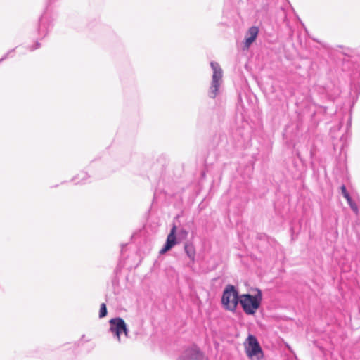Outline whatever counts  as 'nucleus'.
Instances as JSON below:
<instances>
[{
  "instance_id": "obj_1",
  "label": "nucleus",
  "mask_w": 360,
  "mask_h": 360,
  "mask_svg": "<svg viewBox=\"0 0 360 360\" xmlns=\"http://www.w3.org/2000/svg\"><path fill=\"white\" fill-rule=\"evenodd\" d=\"M210 66L212 70V76L208 96L211 98H214L219 94L220 88L223 84V70L217 62L212 61Z\"/></svg>"
},
{
  "instance_id": "obj_2",
  "label": "nucleus",
  "mask_w": 360,
  "mask_h": 360,
  "mask_svg": "<svg viewBox=\"0 0 360 360\" xmlns=\"http://www.w3.org/2000/svg\"><path fill=\"white\" fill-rule=\"evenodd\" d=\"M262 301V292L257 290L255 295L243 294L240 297V304L246 314L252 315L259 309Z\"/></svg>"
},
{
  "instance_id": "obj_3",
  "label": "nucleus",
  "mask_w": 360,
  "mask_h": 360,
  "mask_svg": "<svg viewBox=\"0 0 360 360\" xmlns=\"http://www.w3.org/2000/svg\"><path fill=\"white\" fill-rule=\"evenodd\" d=\"M239 302L240 297L237 290L232 285H226L221 297V303L224 309L234 311Z\"/></svg>"
},
{
  "instance_id": "obj_4",
  "label": "nucleus",
  "mask_w": 360,
  "mask_h": 360,
  "mask_svg": "<svg viewBox=\"0 0 360 360\" xmlns=\"http://www.w3.org/2000/svg\"><path fill=\"white\" fill-rule=\"evenodd\" d=\"M109 330L116 338L117 342H122V334H124L126 338H128L129 331L126 323L122 318H112L109 321Z\"/></svg>"
},
{
  "instance_id": "obj_5",
  "label": "nucleus",
  "mask_w": 360,
  "mask_h": 360,
  "mask_svg": "<svg viewBox=\"0 0 360 360\" xmlns=\"http://www.w3.org/2000/svg\"><path fill=\"white\" fill-rule=\"evenodd\" d=\"M248 345L245 346L247 355L250 358L256 356L258 359L262 356V351L257 338L250 335L248 338Z\"/></svg>"
},
{
  "instance_id": "obj_6",
  "label": "nucleus",
  "mask_w": 360,
  "mask_h": 360,
  "mask_svg": "<svg viewBox=\"0 0 360 360\" xmlns=\"http://www.w3.org/2000/svg\"><path fill=\"white\" fill-rule=\"evenodd\" d=\"M177 360H205V359L196 346H192L185 349Z\"/></svg>"
},
{
  "instance_id": "obj_7",
  "label": "nucleus",
  "mask_w": 360,
  "mask_h": 360,
  "mask_svg": "<svg viewBox=\"0 0 360 360\" xmlns=\"http://www.w3.org/2000/svg\"><path fill=\"white\" fill-rule=\"evenodd\" d=\"M176 231V226L174 225L170 231V233L167 236L165 246L160 250V255L165 254L177 243Z\"/></svg>"
},
{
  "instance_id": "obj_8",
  "label": "nucleus",
  "mask_w": 360,
  "mask_h": 360,
  "mask_svg": "<svg viewBox=\"0 0 360 360\" xmlns=\"http://www.w3.org/2000/svg\"><path fill=\"white\" fill-rule=\"evenodd\" d=\"M259 32L258 27L252 26L249 28L245 34V47L248 49L250 45L255 41Z\"/></svg>"
},
{
  "instance_id": "obj_9",
  "label": "nucleus",
  "mask_w": 360,
  "mask_h": 360,
  "mask_svg": "<svg viewBox=\"0 0 360 360\" xmlns=\"http://www.w3.org/2000/svg\"><path fill=\"white\" fill-rule=\"evenodd\" d=\"M184 250L187 256L191 259L192 262L195 260V250L193 244L186 243L184 246Z\"/></svg>"
},
{
  "instance_id": "obj_10",
  "label": "nucleus",
  "mask_w": 360,
  "mask_h": 360,
  "mask_svg": "<svg viewBox=\"0 0 360 360\" xmlns=\"http://www.w3.org/2000/svg\"><path fill=\"white\" fill-rule=\"evenodd\" d=\"M106 314H107L106 305L104 303H103L101 304V307H100L99 317L103 318L106 316Z\"/></svg>"
},
{
  "instance_id": "obj_11",
  "label": "nucleus",
  "mask_w": 360,
  "mask_h": 360,
  "mask_svg": "<svg viewBox=\"0 0 360 360\" xmlns=\"http://www.w3.org/2000/svg\"><path fill=\"white\" fill-rule=\"evenodd\" d=\"M341 191H342V193L343 195V196L346 198L347 201H349L350 202V195L348 193V192L347 191V189H346V187L345 185H342L341 186Z\"/></svg>"
},
{
  "instance_id": "obj_12",
  "label": "nucleus",
  "mask_w": 360,
  "mask_h": 360,
  "mask_svg": "<svg viewBox=\"0 0 360 360\" xmlns=\"http://www.w3.org/2000/svg\"><path fill=\"white\" fill-rule=\"evenodd\" d=\"M347 202L349 205L350 207L352 209V210L354 211L356 213H357V212H358L357 205L354 202H352L351 198H350V202L347 201Z\"/></svg>"
},
{
  "instance_id": "obj_13",
  "label": "nucleus",
  "mask_w": 360,
  "mask_h": 360,
  "mask_svg": "<svg viewBox=\"0 0 360 360\" xmlns=\"http://www.w3.org/2000/svg\"><path fill=\"white\" fill-rule=\"evenodd\" d=\"M188 236V231L184 229H181L179 232V236L182 238H186Z\"/></svg>"
},
{
  "instance_id": "obj_14",
  "label": "nucleus",
  "mask_w": 360,
  "mask_h": 360,
  "mask_svg": "<svg viewBox=\"0 0 360 360\" xmlns=\"http://www.w3.org/2000/svg\"><path fill=\"white\" fill-rule=\"evenodd\" d=\"M41 29H42V25H41V24H40V26H39V32H41Z\"/></svg>"
}]
</instances>
